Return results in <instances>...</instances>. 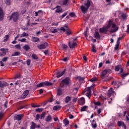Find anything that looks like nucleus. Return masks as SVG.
<instances>
[{
  "instance_id": "f257e3e1",
  "label": "nucleus",
  "mask_w": 129,
  "mask_h": 129,
  "mask_svg": "<svg viewBox=\"0 0 129 129\" xmlns=\"http://www.w3.org/2000/svg\"><path fill=\"white\" fill-rule=\"evenodd\" d=\"M110 27H111L112 29H111L109 31V32L111 33H113L116 32L119 29L118 27L116 26V25L114 23H113L112 20L110 19L108 21V24L106 27L103 26L102 28H101L99 29V32L100 33L107 34L108 31V29H109Z\"/></svg>"
},
{
  "instance_id": "f03ea898",
  "label": "nucleus",
  "mask_w": 129,
  "mask_h": 129,
  "mask_svg": "<svg viewBox=\"0 0 129 129\" xmlns=\"http://www.w3.org/2000/svg\"><path fill=\"white\" fill-rule=\"evenodd\" d=\"M92 2L90 0H88L87 2H85V4L84 5H82L80 7V9L82 11V12L85 14L87 12V11L89 8Z\"/></svg>"
},
{
  "instance_id": "7ed1b4c3",
  "label": "nucleus",
  "mask_w": 129,
  "mask_h": 129,
  "mask_svg": "<svg viewBox=\"0 0 129 129\" xmlns=\"http://www.w3.org/2000/svg\"><path fill=\"white\" fill-rule=\"evenodd\" d=\"M20 15H19V12H14L12 14L11 16L10 17L9 20H13L14 22H17L19 20V17Z\"/></svg>"
},
{
  "instance_id": "20e7f679",
  "label": "nucleus",
  "mask_w": 129,
  "mask_h": 129,
  "mask_svg": "<svg viewBox=\"0 0 129 129\" xmlns=\"http://www.w3.org/2000/svg\"><path fill=\"white\" fill-rule=\"evenodd\" d=\"M53 85V84H52L50 82L45 81L44 82H41L40 84H38L36 85V87L37 88H40L42 87H45V86H52Z\"/></svg>"
},
{
  "instance_id": "39448f33",
  "label": "nucleus",
  "mask_w": 129,
  "mask_h": 129,
  "mask_svg": "<svg viewBox=\"0 0 129 129\" xmlns=\"http://www.w3.org/2000/svg\"><path fill=\"white\" fill-rule=\"evenodd\" d=\"M71 82V80L69 77H66L61 81V83H63L65 85H69Z\"/></svg>"
},
{
  "instance_id": "423d86ee",
  "label": "nucleus",
  "mask_w": 129,
  "mask_h": 129,
  "mask_svg": "<svg viewBox=\"0 0 129 129\" xmlns=\"http://www.w3.org/2000/svg\"><path fill=\"white\" fill-rule=\"evenodd\" d=\"M112 73V70L108 68H107L102 72L101 76L104 77L107 74Z\"/></svg>"
},
{
  "instance_id": "0eeeda50",
  "label": "nucleus",
  "mask_w": 129,
  "mask_h": 129,
  "mask_svg": "<svg viewBox=\"0 0 129 129\" xmlns=\"http://www.w3.org/2000/svg\"><path fill=\"white\" fill-rule=\"evenodd\" d=\"M23 117H24V115L23 114H16L14 117V120L20 121L22 120V118Z\"/></svg>"
},
{
  "instance_id": "6e6552de",
  "label": "nucleus",
  "mask_w": 129,
  "mask_h": 129,
  "mask_svg": "<svg viewBox=\"0 0 129 129\" xmlns=\"http://www.w3.org/2000/svg\"><path fill=\"white\" fill-rule=\"evenodd\" d=\"M48 44L47 42H46L45 43H43V44H41L40 45H38L37 46V47L40 49H44L45 48H46V47L47 46H48Z\"/></svg>"
},
{
  "instance_id": "1a4fd4ad",
  "label": "nucleus",
  "mask_w": 129,
  "mask_h": 129,
  "mask_svg": "<svg viewBox=\"0 0 129 129\" xmlns=\"http://www.w3.org/2000/svg\"><path fill=\"white\" fill-rule=\"evenodd\" d=\"M68 45L70 49H73L75 48L76 46L77 45V43L76 42H73L71 43V41L68 43Z\"/></svg>"
},
{
  "instance_id": "9d476101",
  "label": "nucleus",
  "mask_w": 129,
  "mask_h": 129,
  "mask_svg": "<svg viewBox=\"0 0 129 129\" xmlns=\"http://www.w3.org/2000/svg\"><path fill=\"white\" fill-rule=\"evenodd\" d=\"M85 92H87V93H86V96L90 98V96L91 95V91L90 89V88H87V89H85Z\"/></svg>"
},
{
  "instance_id": "9b49d317",
  "label": "nucleus",
  "mask_w": 129,
  "mask_h": 129,
  "mask_svg": "<svg viewBox=\"0 0 129 129\" xmlns=\"http://www.w3.org/2000/svg\"><path fill=\"white\" fill-rule=\"evenodd\" d=\"M10 84H8L6 82L1 81H0V87L1 88H4L6 86H9Z\"/></svg>"
},
{
  "instance_id": "f8f14e48",
  "label": "nucleus",
  "mask_w": 129,
  "mask_h": 129,
  "mask_svg": "<svg viewBox=\"0 0 129 129\" xmlns=\"http://www.w3.org/2000/svg\"><path fill=\"white\" fill-rule=\"evenodd\" d=\"M66 69H64L63 71L62 72H58L56 73V77L57 78H60L66 72Z\"/></svg>"
},
{
  "instance_id": "ddd939ff",
  "label": "nucleus",
  "mask_w": 129,
  "mask_h": 129,
  "mask_svg": "<svg viewBox=\"0 0 129 129\" xmlns=\"http://www.w3.org/2000/svg\"><path fill=\"white\" fill-rule=\"evenodd\" d=\"M39 16L41 17L43 16V11L42 10H39L38 12H35V17Z\"/></svg>"
},
{
  "instance_id": "4468645a",
  "label": "nucleus",
  "mask_w": 129,
  "mask_h": 129,
  "mask_svg": "<svg viewBox=\"0 0 129 129\" xmlns=\"http://www.w3.org/2000/svg\"><path fill=\"white\" fill-rule=\"evenodd\" d=\"M4 20V11L3 9L0 8V21H3Z\"/></svg>"
},
{
  "instance_id": "2eb2a0df",
  "label": "nucleus",
  "mask_w": 129,
  "mask_h": 129,
  "mask_svg": "<svg viewBox=\"0 0 129 129\" xmlns=\"http://www.w3.org/2000/svg\"><path fill=\"white\" fill-rule=\"evenodd\" d=\"M114 93L113 89L112 88H110L108 90L107 93V95L109 97H111V95Z\"/></svg>"
},
{
  "instance_id": "dca6fc26",
  "label": "nucleus",
  "mask_w": 129,
  "mask_h": 129,
  "mask_svg": "<svg viewBox=\"0 0 129 129\" xmlns=\"http://www.w3.org/2000/svg\"><path fill=\"white\" fill-rule=\"evenodd\" d=\"M29 92H30V91H29L28 90H25L22 94V97L23 98H25L26 97H27V96H28V95H29Z\"/></svg>"
},
{
  "instance_id": "f3484780",
  "label": "nucleus",
  "mask_w": 129,
  "mask_h": 129,
  "mask_svg": "<svg viewBox=\"0 0 129 129\" xmlns=\"http://www.w3.org/2000/svg\"><path fill=\"white\" fill-rule=\"evenodd\" d=\"M94 37L96 38L97 40H99L100 38V35L98 32L96 31L94 35Z\"/></svg>"
},
{
  "instance_id": "a211bd4d",
  "label": "nucleus",
  "mask_w": 129,
  "mask_h": 129,
  "mask_svg": "<svg viewBox=\"0 0 129 129\" xmlns=\"http://www.w3.org/2000/svg\"><path fill=\"white\" fill-rule=\"evenodd\" d=\"M62 93V90L61 89V87H59L57 89V95L61 96Z\"/></svg>"
},
{
  "instance_id": "6ab92c4d",
  "label": "nucleus",
  "mask_w": 129,
  "mask_h": 129,
  "mask_svg": "<svg viewBox=\"0 0 129 129\" xmlns=\"http://www.w3.org/2000/svg\"><path fill=\"white\" fill-rule=\"evenodd\" d=\"M51 120H52V116H51V115L49 114L47 115L45 118V121L46 122H49Z\"/></svg>"
},
{
  "instance_id": "aec40b11",
  "label": "nucleus",
  "mask_w": 129,
  "mask_h": 129,
  "mask_svg": "<svg viewBox=\"0 0 129 129\" xmlns=\"http://www.w3.org/2000/svg\"><path fill=\"white\" fill-rule=\"evenodd\" d=\"M79 102L80 105H83L85 103V100L84 97L81 98L80 100H79Z\"/></svg>"
},
{
  "instance_id": "412c9836",
  "label": "nucleus",
  "mask_w": 129,
  "mask_h": 129,
  "mask_svg": "<svg viewBox=\"0 0 129 129\" xmlns=\"http://www.w3.org/2000/svg\"><path fill=\"white\" fill-rule=\"evenodd\" d=\"M32 40L33 42H39V41H40V38H38V37H33L32 38Z\"/></svg>"
},
{
  "instance_id": "4be33fe9",
  "label": "nucleus",
  "mask_w": 129,
  "mask_h": 129,
  "mask_svg": "<svg viewBox=\"0 0 129 129\" xmlns=\"http://www.w3.org/2000/svg\"><path fill=\"white\" fill-rule=\"evenodd\" d=\"M62 50H64L66 52L68 50V46L67 45H66L65 44H63L62 45Z\"/></svg>"
},
{
  "instance_id": "5701e85b",
  "label": "nucleus",
  "mask_w": 129,
  "mask_h": 129,
  "mask_svg": "<svg viewBox=\"0 0 129 129\" xmlns=\"http://www.w3.org/2000/svg\"><path fill=\"white\" fill-rule=\"evenodd\" d=\"M92 126L93 128H96L97 127V124L96 123V121L94 119H93L91 123Z\"/></svg>"
},
{
  "instance_id": "b1692460",
  "label": "nucleus",
  "mask_w": 129,
  "mask_h": 129,
  "mask_svg": "<svg viewBox=\"0 0 129 129\" xmlns=\"http://www.w3.org/2000/svg\"><path fill=\"white\" fill-rule=\"evenodd\" d=\"M31 57L35 60H38L39 59V57L36 54H32Z\"/></svg>"
},
{
  "instance_id": "393cba45",
  "label": "nucleus",
  "mask_w": 129,
  "mask_h": 129,
  "mask_svg": "<svg viewBox=\"0 0 129 129\" xmlns=\"http://www.w3.org/2000/svg\"><path fill=\"white\" fill-rule=\"evenodd\" d=\"M31 125L30 126V128L31 129H35L36 128V123L35 122H34V121H32L31 122Z\"/></svg>"
},
{
  "instance_id": "a878e982",
  "label": "nucleus",
  "mask_w": 129,
  "mask_h": 129,
  "mask_svg": "<svg viewBox=\"0 0 129 129\" xmlns=\"http://www.w3.org/2000/svg\"><path fill=\"white\" fill-rule=\"evenodd\" d=\"M23 48L25 51H28L29 50V49H30V46L28 44H26L24 46H23Z\"/></svg>"
},
{
  "instance_id": "bb28decb",
  "label": "nucleus",
  "mask_w": 129,
  "mask_h": 129,
  "mask_svg": "<svg viewBox=\"0 0 129 129\" xmlns=\"http://www.w3.org/2000/svg\"><path fill=\"white\" fill-rule=\"evenodd\" d=\"M71 100V98L70 96H67L65 98V102L68 103L69 101Z\"/></svg>"
},
{
  "instance_id": "cd10ccee",
  "label": "nucleus",
  "mask_w": 129,
  "mask_h": 129,
  "mask_svg": "<svg viewBox=\"0 0 129 129\" xmlns=\"http://www.w3.org/2000/svg\"><path fill=\"white\" fill-rule=\"evenodd\" d=\"M63 122L65 124V125H67L69 124V121L67 118H65L63 120Z\"/></svg>"
},
{
  "instance_id": "c85d7f7f",
  "label": "nucleus",
  "mask_w": 129,
  "mask_h": 129,
  "mask_svg": "<svg viewBox=\"0 0 129 129\" xmlns=\"http://www.w3.org/2000/svg\"><path fill=\"white\" fill-rule=\"evenodd\" d=\"M5 39L3 40L4 42H6L9 40V38H10L9 35H7L5 36V37H4Z\"/></svg>"
},
{
  "instance_id": "c756f323",
  "label": "nucleus",
  "mask_w": 129,
  "mask_h": 129,
  "mask_svg": "<svg viewBox=\"0 0 129 129\" xmlns=\"http://www.w3.org/2000/svg\"><path fill=\"white\" fill-rule=\"evenodd\" d=\"M98 80V79L96 77H93L89 80L91 82H96Z\"/></svg>"
},
{
  "instance_id": "7c9ffc66",
  "label": "nucleus",
  "mask_w": 129,
  "mask_h": 129,
  "mask_svg": "<svg viewBox=\"0 0 129 129\" xmlns=\"http://www.w3.org/2000/svg\"><path fill=\"white\" fill-rule=\"evenodd\" d=\"M121 65H117L115 67V71L116 72H118L119 71V70H120V69L121 68Z\"/></svg>"
},
{
  "instance_id": "2f4dec72",
  "label": "nucleus",
  "mask_w": 129,
  "mask_h": 129,
  "mask_svg": "<svg viewBox=\"0 0 129 129\" xmlns=\"http://www.w3.org/2000/svg\"><path fill=\"white\" fill-rule=\"evenodd\" d=\"M20 55V52H15L13 54H12V56H16Z\"/></svg>"
},
{
  "instance_id": "473e14b6",
  "label": "nucleus",
  "mask_w": 129,
  "mask_h": 129,
  "mask_svg": "<svg viewBox=\"0 0 129 129\" xmlns=\"http://www.w3.org/2000/svg\"><path fill=\"white\" fill-rule=\"evenodd\" d=\"M119 43L118 42H116V44L115 45V47L114 48V50H117L118 48H119Z\"/></svg>"
},
{
  "instance_id": "72a5a7b5",
  "label": "nucleus",
  "mask_w": 129,
  "mask_h": 129,
  "mask_svg": "<svg viewBox=\"0 0 129 129\" xmlns=\"http://www.w3.org/2000/svg\"><path fill=\"white\" fill-rule=\"evenodd\" d=\"M55 12L57 13H61L62 12V9H61V8H58L56 10H55Z\"/></svg>"
},
{
  "instance_id": "f704fd0d",
  "label": "nucleus",
  "mask_w": 129,
  "mask_h": 129,
  "mask_svg": "<svg viewBox=\"0 0 129 129\" xmlns=\"http://www.w3.org/2000/svg\"><path fill=\"white\" fill-rule=\"evenodd\" d=\"M87 107H88L87 106H84L82 107L81 109V111H86V109H87Z\"/></svg>"
},
{
  "instance_id": "c9c22d12",
  "label": "nucleus",
  "mask_w": 129,
  "mask_h": 129,
  "mask_svg": "<svg viewBox=\"0 0 129 129\" xmlns=\"http://www.w3.org/2000/svg\"><path fill=\"white\" fill-rule=\"evenodd\" d=\"M76 79H78L79 81H84L85 79L84 77H81V76H78L76 77Z\"/></svg>"
},
{
  "instance_id": "e433bc0d",
  "label": "nucleus",
  "mask_w": 129,
  "mask_h": 129,
  "mask_svg": "<svg viewBox=\"0 0 129 129\" xmlns=\"http://www.w3.org/2000/svg\"><path fill=\"white\" fill-rule=\"evenodd\" d=\"M26 26L30 27L32 26V23L30 24V19L28 20V21L27 22Z\"/></svg>"
},
{
  "instance_id": "4c0bfd02",
  "label": "nucleus",
  "mask_w": 129,
  "mask_h": 129,
  "mask_svg": "<svg viewBox=\"0 0 129 129\" xmlns=\"http://www.w3.org/2000/svg\"><path fill=\"white\" fill-rule=\"evenodd\" d=\"M95 106H101V103L99 101L94 102Z\"/></svg>"
},
{
  "instance_id": "58836bf2",
  "label": "nucleus",
  "mask_w": 129,
  "mask_h": 129,
  "mask_svg": "<svg viewBox=\"0 0 129 129\" xmlns=\"http://www.w3.org/2000/svg\"><path fill=\"white\" fill-rule=\"evenodd\" d=\"M92 51L94 52H96V49H95V45L93 44V45H92Z\"/></svg>"
},
{
  "instance_id": "ea45409f",
  "label": "nucleus",
  "mask_w": 129,
  "mask_h": 129,
  "mask_svg": "<svg viewBox=\"0 0 129 129\" xmlns=\"http://www.w3.org/2000/svg\"><path fill=\"white\" fill-rule=\"evenodd\" d=\"M5 2L7 5H11V0H5Z\"/></svg>"
},
{
  "instance_id": "a19ab883",
  "label": "nucleus",
  "mask_w": 129,
  "mask_h": 129,
  "mask_svg": "<svg viewBox=\"0 0 129 129\" xmlns=\"http://www.w3.org/2000/svg\"><path fill=\"white\" fill-rule=\"evenodd\" d=\"M7 53L6 52H0V56H6Z\"/></svg>"
},
{
  "instance_id": "79ce46f5",
  "label": "nucleus",
  "mask_w": 129,
  "mask_h": 129,
  "mask_svg": "<svg viewBox=\"0 0 129 129\" xmlns=\"http://www.w3.org/2000/svg\"><path fill=\"white\" fill-rule=\"evenodd\" d=\"M29 35L27 33L24 32L21 36V37H24L25 36H28Z\"/></svg>"
},
{
  "instance_id": "37998d69",
  "label": "nucleus",
  "mask_w": 129,
  "mask_h": 129,
  "mask_svg": "<svg viewBox=\"0 0 129 129\" xmlns=\"http://www.w3.org/2000/svg\"><path fill=\"white\" fill-rule=\"evenodd\" d=\"M35 111L41 112L43 111V108H37L36 109Z\"/></svg>"
},
{
  "instance_id": "c03bdc74",
  "label": "nucleus",
  "mask_w": 129,
  "mask_h": 129,
  "mask_svg": "<svg viewBox=\"0 0 129 129\" xmlns=\"http://www.w3.org/2000/svg\"><path fill=\"white\" fill-rule=\"evenodd\" d=\"M46 116V113L45 112H43L41 114V119H43V118L45 117V116Z\"/></svg>"
},
{
  "instance_id": "a18cd8bd",
  "label": "nucleus",
  "mask_w": 129,
  "mask_h": 129,
  "mask_svg": "<svg viewBox=\"0 0 129 129\" xmlns=\"http://www.w3.org/2000/svg\"><path fill=\"white\" fill-rule=\"evenodd\" d=\"M70 16H71L72 17H74L76 16V14L75 13L72 12V13H70Z\"/></svg>"
},
{
  "instance_id": "49530a36",
  "label": "nucleus",
  "mask_w": 129,
  "mask_h": 129,
  "mask_svg": "<svg viewBox=\"0 0 129 129\" xmlns=\"http://www.w3.org/2000/svg\"><path fill=\"white\" fill-rule=\"evenodd\" d=\"M26 63L28 66H30V64H31V59H28L26 61Z\"/></svg>"
},
{
  "instance_id": "de8ad7c7",
  "label": "nucleus",
  "mask_w": 129,
  "mask_h": 129,
  "mask_svg": "<svg viewBox=\"0 0 129 129\" xmlns=\"http://www.w3.org/2000/svg\"><path fill=\"white\" fill-rule=\"evenodd\" d=\"M66 33L68 35H70L72 34L71 31L69 30H66Z\"/></svg>"
},
{
  "instance_id": "09e8293b",
  "label": "nucleus",
  "mask_w": 129,
  "mask_h": 129,
  "mask_svg": "<svg viewBox=\"0 0 129 129\" xmlns=\"http://www.w3.org/2000/svg\"><path fill=\"white\" fill-rule=\"evenodd\" d=\"M128 74H123L121 75V77L122 78V79H124V77H125L126 76H127Z\"/></svg>"
},
{
  "instance_id": "8fccbe9b",
  "label": "nucleus",
  "mask_w": 129,
  "mask_h": 129,
  "mask_svg": "<svg viewBox=\"0 0 129 129\" xmlns=\"http://www.w3.org/2000/svg\"><path fill=\"white\" fill-rule=\"evenodd\" d=\"M122 123H123L122 121H118L117 122V125H118V126H121Z\"/></svg>"
},
{
  "instance_id": "3c124183",
  "label": "nucleus",
  "mask_w": 129,
  "mask_h": 129,
  "mask_svg": "<svg viewBox=\"0 0 129 129\" xmlns=\"http://www.w3.org/2000/svg\"><path fill=\"white\" fill-rule=\"evenodd\" d=\"M32 106L33 107L36 108V107H40L41 105H35V104H33L32 105Z\"/></svg>"
},
{
  "instance_id": "603ef678",
  "label": "nucleus",
  "mask_w": 129,
  "mask_h": 129,
  "mask_svg": "<svg viewBox=\"0 0 129 129\" xmlns=\"http://www.w3.org/2000/svg\"><path fill=\"white\" fill-rule=\"evenodd\" d=\"M8 103H9V102L8 101V100H6L4 104V106L5 108H8Z\"/></svg>"
},
{
  "instance_id": "864d4df0",
  "label": "nucleus",
  "mask_w": 129,
  "mask_h": 129,
  "mask_svg": "<svg viewBox=\"0 0 129 129\" xmlns=\"http://www.w3.org/2000/svg\"><path fill=\"white\" fill-rule=\"evenodd\" d=\"M35 117H36V120H39V119H40V114H37L36 115Z\"/></svg>"
},
{
  "instance_id": "5fc2aeb1",
  "label": "nucleus",
  "mask_w": 129,
  "mask_h": 129,
  "mask_svg": "<svg viewBox=\"0 0 129 129\" xmlns=\"http://www.w3.org/2000/svg\"><path fill=\"white\" fill-rule=\"evenodd\" d=\"M15 47L18 49H21V45H20V44H17L15 45Z\"/></svg>"
},
{
  "instance_id": "6e6d98bb",
  "label": "nucleus",
  "mask_w": 129,
  "mask_h": 129,
  "mask_svg": "<svg viewBox=\"0 0 129 129\" xmlns=\"http://www.w3.org/2000/svg\"><path fill=\"white\" fill-rule=\"evenodd\" d=\"M121 17L123 19H125L126 18V14H123L121 15Z\"/></svg>"
},
{
  "instance_id": "4d7b16f0",
  "label": "nucleus",
  "mask_w": 129,
  "mask_h": 129,
  "mask_svg": "<svg viewBox=\"0 0 129 129\" xmlns=\"http://www.w3.org/2000/svg\"><path fill=\"white\" fill-rule=\"evenodd\" d=\"M100 98L101 99V100H102V101H105V100H106V98L104 97L103 96H101L100 97Z\"/></svg>"
},
{
  "instance_id": "13d9d810",
  "label": "nucleus",
  "mask_w": 129,
  "mask_h": 129,
  "mask_svg": "<svg viewBox=\"0 0 129 129\" xmlns=\"http://www.w3.org/2000/svg\"><path fill=\"white\" fill-rule=\"evenodd\" d=\"M26 40H27V39H26L25 38H22L21 40H19V41H21V42H26Z\"/></svg>"
},
{
  "instance_id": "bf43d9fd",
  "label": "nucleus",
  "mask_w": 129,
  "mask_h": 129,
  "mask_svg": "<svg viewBox=\"0 0 129 129\" xmlns=\"http://www.w3.org/2000/svg\"><path fill=\"white\" fill-rule=\"evenodd\" d=\"M51 32L52 33H56V32H58V31H57V29H53V30H52V29H51Z\"/></svg>"
},
{
  "instance_id": "052dcab7",
  "label": "nucleus",
  "mask_w": 129,
  "mask_h": 129,
  "mask_svg": "<svg viewBox=\"0 0 129 129\" xmlns=\"http://www.w3.org/2000/svg\"><path fill=\"white\" fill-rule=\"evenodd\" d=\"M8 58H9V57H4L3 59H2V61H6V60H8Z\"/></svg>"
},
{
  "instance_id": "680f3d73",
  "label": "nucleus",
  "mask_w": 129,
  "mask_h": 129,
  "mask_svg": "<svg viewBox=\"0 0 129 129\" xmlns=\"http://www.w3.org/2000/svg\"><path fill=\"white\" fill-rule=\"evenodd\" d=\"M68 2V0H63V5H67Z\"/></svg>"
},
{
  "instance_id": "e2e57ef3",
  "label": "nucleus",
  "mask_w": 129,
  "mask_h": 129,
  "mask_svg": "<svg viewBox=\"0 0 129 129\" xmlns=\"http://www.w3.org/2000/svg\"><path fill=\"white\" fill-rule=\"evenodd\" d=\"M48 52H49V50H46L44 51V53L45 54V55H47Z\"/></svg>"
},
{
  "instance_id": "0e129e2a",
  "label": "nucleus",
  "mask_w": 129,
  "mask_h": 129,
  "mask_svg": "<svg viewBox=\"0 0 129 129\" xmlns=\"http://www.w3.org/2000/svg\"><path fill=\"white\" fill-rule=\"evenodd\" d=\"M60 30L62 31L63 32H65L67 30L65 29L64 27H61L60 28Z\"/></svg>"
},
{
  "instance_id": "69168bd1",
  "label": "nucleus",
  "mask_w": 129,
  "mask_h": 129,
  "mask_svg": "<svg viewBox=\"0 0 129 129\" xmlns=\"http://www.w3.org/2000/svg\"><path fill=\"white\" fill-rule=\"evenodd\" d=\"M121 126H122L123 127H124V129H126V125L123 122H122Z\"/></svg>"
},
{
  "instance_id": "338daca9",
  "label": "nucleus",
  "mask_w": 129,
  "mask_h": 129,
  "mask_svg": "<svg viewBox=\"0 0 129 129\" xmlns=\"http://www.w3.org/2000/svg\"><path fill=\"white\" fill-rule=\"evenodd\" d=\"M127 27V30L126 31V32L129 34V24L126 26Z\"/></svg>"
},
{
  "instance_id": "774afa93",
  "label": "nucleus",
  "mask_w": 129,
  "mask_h": 129,
  "mask_svg": "<svg viewBox=\"0 0 129 129\" xmlns=\"http://www.w3.org/2000/svg\"><path fill=\"white\" fill-rule=\"evenodd\" d=\"M126 100L129 103V95H127V97L126 98Z\"/></svg>"
}]
</instances>
